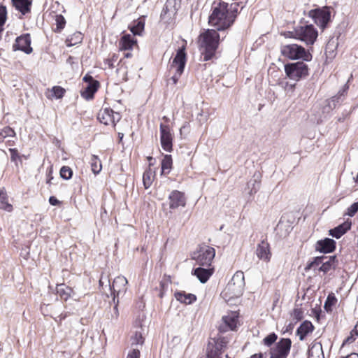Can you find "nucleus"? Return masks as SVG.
<instances>
[{"label": "nucleus", "instance_id": "1", "mask_svg": "<svg viewBox=\"0 0 358 358\" xmlns=\"http://www.w3.org/2000/svg\"><path fill=\"white\" fill-rule=\"evenodd\" d=\"M239 3H231L229 6L227 3H220L213 8L209 16V24L221 31L229 27L236 17Z\"/></svg>", "mask_w": 358, "mask_h": 358}, {"label": "nucleus", "instance_id": "2", "mask_svg": "<svg viewBox=\"0 0 358 358\" xmlns=\"http://www.w3.org/2000/svg\"><path fill=\"white\" fill-rule=\"evenodd\" d=\"M219 38L218 33L214 29H208L199 36L203 61H208L213 57L218 46Z\"/></svg>", "mask_w": 358, "mask_h": 358}, {"label": "nucleus", "instance_id": "3", "mask_svg": "<svg viewBox=\"0 0 358 358\" xmlns=\"http://www.w3.org/2000/svg\"><path fill=\"white\" fill-rule=\"evenodd\" d=\"M280 52L285 57L292 60L301 59L305 61H310L312 59V55L308 51L295 43L282 45Z\"/></svg>", "mask_w": 358, "mask_h": 358}, {"label": "nucleus", "instance_id": "4", "mask_svg": "<svg viewBox=\"0 0 358 358\" xmlns=\"http://www.w3.org/2000/svg\"><path fill=\"white\" fill-rule=\"evenodd\" d=\"M215 255V250L207 245H199L197 249L194 251L191 257L195 260L196 264L201 266L209 267L211 266L212 262Z\"/></svg>", "mask_w": 358, "mask_h": 358}, {"label": "nucleus", "instance_id": "5", "mask_svg": "<svg viewBox=\"0 0 358 358\" xmlns=\"http://www.w3.org/2000/svg\"><path fill=\"white\" fill-rule=\"evenodd\" d=\"M292 34L294 38L303 41L306 45H313L318 36L317 31L312 24L297 27Z\"/></svg>", "mask_w": 358, "mask_h": 358}, {"label": "nucleus", "instance_id": "6", "mask_svg": "<svg viewBox=\"0 0 358 358\" xmlns=\"http://www.w3.org/2000/svg\"><path fill=\"white\" fill-rule=\"evenodd\" d=\"M244 287V273L238 271L234 273L231 280L228 282L225 288V292L226 294H229V296L231 298L238 297L243 294Z\"/></svg>", "mask_w": 358, "mask_h": 358}, {"label": "nucleus", "instance_id": "7", "mask_svg": "<svg viewBox=\"0 0 358 358\" xmlns=\"http://www.w3.org/2000/svg\"><path fill=\"white\" fill-rule=\"evenodd\" d=\"M185 50V48L184 46L178 50L171 64V69L175 70L174 74L170 78V80L173 82V85H176L178 83L179 78L184 71L186 64V54Z\"/></svg>", "mask_w": 358, "mask_h": 358}, {"label": "nucleus", "instance_id": "8", "mask_svg": "<svg viewBox=\"0 0 358 358\" xmlns=\"http://www.w3.org/2000/svg\"><path fill=\"white\" fill-rule=\"evenodd\" d=\"M285 71L289 79L298 81L308 76V67L305 63L299 62L286 64Z\"/></svg>", "mask_w": 358, "mask_h": 358}, {"label": "nucleus", "instance_id": "9", "mask_svg": "<svg viewBox=\"0 0 358 358\" xmlns=\"http://www.w3.org/2000/svg\"><path fill=\"white\" fill-rule=\"evenodd\" d=\"M331 10V8L329 6L313 9L309 11V16L313 19L317 26L324 29L330 22Z\"/></svg>", "mask_w": 358, "mask_h": 358}, {"label": "nucleus", "instance_id": "10", "mask_svg": "<svg viewBox=\"0 0 358 358\" xmlns=\"http://www.w3.org/2000/svg\"><path fill=\"white\" fill-rule=\"evenodd\" d=\"M227 341L224 338H213L208 342L206 348L207 358H219L222 355L223 349L227 345Z\"/></svg>", "mask_w": 358, "mask_h": 358}, {"label": "nucleus", "instance_id": "11", "mask_svg": "<svg viewBox=\"0 0 358 358\" xmlns=\"http://www.w3.org/2000/svg\"><path fill=\"white\" fill-rule=\"evenodd\" d=\"M292 341L289 338H282L275 347L270 349V358H287L289 353Z\"/></svg>", "mask_w": 358, "mask_h": 358}, {"label": "nucleus", "instance_id": "12", "mask_svg": "<svg viewBox=\"0 0 358 358\" xmlns=\"http://www.w3.org/2000/svg\"><path fill=\"white\" fill-rule=\"evenodd\" d=\"M106 282L108 283V289L110 290L111 294L113 295V301L115 300V298L117 297L120 294H124L127 291V285L128 281L127 278L123 275H119L116 277L111 285L110 283V280L107 278H106Z\"/></svg>", "mask_w": 358, "mask_h": 358}, {"label": "nucleus", "instance_id": "13", "mask_svg": "<svg viewBox=\"0 0 358 358\" xmlns=\"http://www.w3.org/2000/svg\"><path fill=\"white\" fill-rule=\"evenodd\" d=\"M98 119L106 125L113 124L115 126L116 123L120 120L121 115L120 113L114 112L112 109L106 108L100 110L98 114Z\"/></svg>", "mask_w": 358, "mask_h": 358}, {"label": "nucleus", "instance_id": "14", "mask_svg": "<svg viewBox=\"0 0 358 358\" xmlns=\"http://www.w3.org/2000/svg\"><path fill=\"white\" fill-rule=\"evenodd\" d=\"M83 80L87 83V85L81 91V96L87 100L91 99L94 94L97 91L99 83L97 80H94L91 76L88 75L84 76Z\"/></svg>", "mask_w": 358, "mask_h": 358}, {"label": "nucleus", "instance_id": "15", "mask_svg": "<svg viewBox=\"0 0 358 358\" xmlns=\"http://www.w3.org/2000/svg\"><path fill=\"white\" fill-rule=\"evenodd\" d=\"M159 129L161 134L160 140L162 148L166 152H171L173 137L169 127L168 125L161 124Z\"/></svg>", "mask_w": 358, "mask_h": 358}, {"label": "nucleus", "instance_id": "16", "mask_svg": "<svg viewBox=\"0 0 358 358\" xmlns=\"http://www.w3.org/2000/svg\"><path fill=\"white\" fill-rule=\"evenodd\" d=\"M238 314L236 311L228 313L222 317V324L220 326V331L226 332L229 330H234L238 322Z\"/></svg>", "mask_w": 358, "mask_h": 358}, {"label": "nucleus", "instance_id": "17", "mask_svg": "<svg viewBox=\"0 0 358 358\" xmlns=\"http://www.w3.org/2000/svg\"><path fill=\"white\" fill-rule=\"evenodd\" d=\"M14 50H21L27 54H29L32 52V48L31 47V37L29 34H23L17 37L15 40V43L13 45Z\"/></svg>", "mask_w": 358, "mask_h": 358}, {"label": "nucleus", "instance_id": "18", "mask_svg": "<svg viewBox=\"0 0 358 358\" xmlns=\"http://www.w3.org/2000/svg\"><path fill=\"white\" fill-rule=\"evenodd\" d=\"M169 207L171 209H176L178 207H184L186 204L185 195L178 190L173 191L169 196Z\"/></svg>", "mask_w": 358, "mask_h": 358}, {"label": "nucleus", "instance_id": "19", "mask_svg": "<svg viewBox=\"0 0 358 358\" xmlns=\"http://www.w3.org/2000/svg\"><path fill=\"white\" fill-rule=\"evenodd\" d=\"M214 268L210 266L207 268L198 267L192 270V275L197 277L201 283H205L213 275Z\"/></svg>", "mask_w": 358, "mask_h": 358}, {"label": "nucleus", "instance_id": "20", "mask_svg": "<svg viewBox=\"0 0 358 358\" xmlns=\"http://www.w3.org/2000/svg\"><path fill=\"white\" fill-rule=\"evenodd\" d=\"M336 248V242L334 240L326 238L317 242L316 250L320 252L328 253L331 252Z\"/></svg>", "mask_w": 358, "mask_h": 358}, {"label": "nucleus", "instance_id": "21", "mask_svg": "<svg viewBox=\"0 0 358 358\" xmlns=\"http://www.w3.org/2000/svg\"><path fill=\"white\" fill-rule=\"evenodd\" d=\"M256 254L259 259L268 262L271 258L269 245L265 241H262L257 248Z\"/></svg>", "mask_w": 358, "mask_h": 358}, {"label": "nucleus", "instance_id": "22", "mask_svg": "<svg viewBox=\"0 0 358 358\" xmlns=\"http://www.w3.org/2000/svg\"><path fill=\"white\" fill-rule=\"evenodd\" d=\"M308 358H324L320 342L314 341L309 347Z\"/></svg>", "mask_w": 358, "mask_h": 358}, {"label": "nucleus", "instance_id": "23", "mask_svg": "<svg viewBox=\"0 0 358 358\" xmlns=\"http://www.w3.org/2000/svg\"><path fill=\"white\" fill-rule=\"evenodd\" d=\"M136 44V40L134 36L130 34H125L120 41V49L122 50H127L132 49L133 46Z\"/></svg>", "mask_w": 358, "mask_h": 358}, {"label": "nucleus", "instance_id": "24", "mask_svg": "<svg viewBox=\"0 0 358 358\" xmlns=\"http://www.w3.org/2000/svg\"><path fill=\"white\" fill-rule=\"evenodd\" d=\"M338 43L337 38H331L325 47V54L328 59H332L336 57Z\"/></svg>", "mask_w": 358, "mask_h": 358}, {"label": "nucleus", "instance_id": "25", "mask_svg": "<svg viewBox=\"0 0 358 358\" xmlns=\"http://www.w3.org/2000/svg\"><path fill=\"white\" fill-rule=\"evenodd\" d=\"M314 329L313 324L309 321H304L297 329V335L299 339L303 341L305 337Z\"/></svg>", "mask_w": 358, "mask_h": 358}, {"label": "nucleus", "instance_id": "26", "mask_svg": "<svg viewBox=\"0 0 358 358\" xmlns=\"http://www.w3.org/2000/svg\"><path fill=\"white\" fill-rule=\"evenodd\" d=\"M175 298L177 301L185 304H191L196 300V296L193 294H187L184 291L175 293Z\"/></svg>", "mask_w": 358, "mask_h": 358}, {"label": "nucleus", "instance_id": "27", "mask_svg": "<svg viewBox=\"0 0 358 358\" xmlns=\"http://www.w3.org/2000/svg\"><path fill=\"white\" fill-rule=\"evenodd\" d=\"M325 260H323L322 265L318 268L319 271L324 273H327L331 269H334L337 266L336 262V256H331L329 257H324Z\"/></svg>", "mask_w": 358, "mask_h": 358}, {"label": "nucleus", "instance_id": "28", "mask_svg": "<svg viewBox=\"0 0 358 358\" xmlns=\"http://www.w3.org/2000/svg\"><path fill=\"white\" fill-rule=\"evenodd\" d=\"M57 293L59 294L62 299L65 301H66L69 297L74 296L75 295L73 289L65 285L64 284L57 285Z\"/></svg>", "mask_w": 358, "mask_h": 358}, {"label": "nucleus", "instance_id": "29", "mask_svg": "<svg viewBox=\"0 0 358 358\" xmlns=\"http://www.w3.org/2000/svg\"><path fill=\"white\" fill-rule=\"evenodd\" d=\"M13 5L16 10H19L22 15L30 11L31 1L29 0H12Z\"/></svg>", "mask_w": 358, "mask_h": 358}, {"label": "nucleus", "instance_id": "30", "mask_svg": "<svg viewBox=\"0 0 358 358\" xmlns=\"http://www.w3.org/2000/svg\"><path fill=\"white\" fill-rule=\"evenodd\" d=\"M350 223H344L340 224L338 227H335L334 229L329 230V235H331L333 237H335L336 238H339L344 234H345L348 229H350Z\"/></svg>", "mask_w": 358, "mask_h": 358}, {"label": "nucleus", "instance_id": "31", "mask_svg": "<svg viewBox=\"0 0 358 358\" xmlns=\"http://www.w3.org/2000/svg\"><path fill=\"white\" fill-rule=\"evenodd\" d=\"M134 24L131 26L130 30L133 35H141L144 30L145 22L143 19H138L134 21Z\"/></svg>", "mask_w": 358, "mask_h": 358}, {"label": "nucleus", "instance_id": "32", "mask_svg": "<svg viewBox=\"0 0 358 358\" xmlns=\"http://www.w3.org/2000/svg\"><path fill=\"white\" fill-rule=\"evenodd\" d=\"M90 164L92 171L94 174H97L101 171V162L97 156L92 155L90 159Z\"/></svg>", "mask_w": 358, "mask_h": 358}, {"label": "nucleus", "instance_id": "33", "mask_svg": "<svg viewBox=\"0 0 358 358\" xmlns=\"http://www.w3.org/2000/svg\"><path fill=\"white\" fill-rule=\"evenodd\" d=\"M323 260H325L324 256L315 257L312 262L308 263L305 270L316 269L317 267H320L322 265Z\"/></svg>", "mask_w": 358, "mask_h": 358}, {"label": "nucleus", "instance_id": "34", "mask_svg": "<svg viewBox=\"0 0 358 358\" xmlns=\"http://www.w3.org/2000/svg\"><path fill=\"white\" fill-rule=\"evenodd\" d=\"M153 174L150 169L146 170L143 175V182L145 189H148L152 183Z\"/></svg>", "mask_w": 358, "mask_h": 358}, {"label": "nucleus", "instance_id": "35", "mask_svg": "<svg viewBox=\"0 0 358 358\" xmlns=\"http://www.w3.org/2000/svg\"><path fill=\"white\" fill-rule=\"evenodd\" d=\"M248 188L250 189V195L256 194L260 188V181L257 179L251 180L248 183Z\"/></svg>", "mask_w": 358, "mask_h": 358}, {"label": "nucleus", "instance_id": "36", "mask_svg": "<svg viewBox=\"0 0 358 358\" xmlns=\"http://www.w3.org/2000/svg\"><path fill=\"white\" fill-rule=\"evenodd\" d=\"M172 166V158L171 155H165L162 161V172H165L166 171H168L169 172L170 169H171Z\"/></svg>", "mask_w": 358, "mask_h": 358}, {"label": "nucleus", "instance_id": "37", "mask_svg": "<svg viewBox=\"0 0 358 358\" xmlns=\"http://www.w3.org/2000/svg\"><path fill=\"white\" fill-rule=\"evenodd\" d=\"M15 134L14 130L10 127H4L0 129V141H3L8 136H14Z\"/></svg>", "mask_w": 358, "mask_h": 358}, {"label": "nucleus", "instance_id": "38", "mask_svg": "<svg viewBox=\"0 0 358 358\" xmlns=\"http://www.w3.org/2000/svg\"><path fill=\"white\" fill-rule=\"evenodd\" d=\"M83 36L80 32L75 33L70 38L66 40L67 45L71 46L82 41Z\"/></svg>", "mask_w": 358, "mask_h": 358}, {"label": "nucleus", "instance_id": "39", "mask_svg": "<svg viewBox=\"0 0 358 358\" xmlns=\"http://www.w3.org/2000/svg\"><path fill=\"white\" fill-rule=\"evenodd\" d=\"M66 90L60 86H55L52 88V96L55 99H61L64 96Z\"/></svg>", "mask_w": 358, "mask_h": 358}, {"label": "nucleus", "instance_id": "40", "mask_svg": "<svg viewBox=\"0 0 358 358\" xmlns=\"http://www.w3.org/2000/svg\"><path fill=\"white\" fill-rule=\"evenodd\" d=\"M73 175L72 169L67 166H64L60 169V176L64 180H69L71 178Z\"/></svg>", "mask_w": 358, "mask_h": 358}, {"label": "nucleus", "instance_id": "41", "mask_svg": "<svg viewBox=\"0 0 358 358\" xmlns=\"http://www.w3.org/2000/svg\"><path fill=\"white\" fill-rule=\"evenodd\" d=\"M55 21L57 25L55 31L60 32L64 28V26L66 24V20L62 15H57L55 17Z\"/></svg>", "mask_w": 358, "mask_h": 358}, {"label": "nucleus", "instance_id": "42", "mask_svg": "<svg viewBox=\"0 0 358 358\" xmlns=\"http://www.w3.org/2000/svg\"><path fill=\"white\" fill-rule=\"evenodd\" d=\"M132 339V345H138L143 344L144 342V338L143 337V334L140 331H136L134 335L131 338Z\"/></svg>", "mask_w": 358, "mask_h": 358}, {"label": "nucleus", "instance_id": "43", "mask_svg": "<svg viewBox=\"0 0 358 358\" xmlns=\"http://www.w3.org/2000/svg\"><path fill=\"white\" fill-rule=\"evenodd\" d=\"M7 10L6 7L3 5H0V31L2 30L1 27L4 24L6 20Z\"/></svg>", "mask_w": 358, "mask_h": 358}, {"label": "nucleus", "instance_id": "44", "mask_svg": "<svg viewBox=\"0 0 358 358\" xmlns=\"http://www.w3.org/2000/svg\"><path fill=\"white\" fill-rule=\"evenodd\" d=\"M277 338V335L275 333H271L264 338L263 343L266 346H271L273 343L275 342Z\"/></svg>", "mask_w": 358, "mask_h": 358}, {"label": "nucleus", "instance_id": "45", "mask_svg": "<svg viewBox=\"0 0 358 358\" xmlns=\"http://www.w3.org/2000/svg\"><path fill=\"white\" fill-rule=\"evenodd\" d=\"M9 152L11 161L15 162L16 166H17V160L21 161V156L19 155L17 150L15 148H10Z\"/></svg>", "mask_w": 358, "mask_h": 358}, {"label": "nucleus", "instance_id": "46", "mask_svg": "<svg viewBox=\"0 0 358 358\" xmlns=\"http://www.w3.org/2000/svg\"><path fill=\"white\" fill-rule=\"evenodd\" d=\"M358 211V201L352 203L347 210L346 215L352 217Z\"/></svg>", "mask_w": 358, "mask_h": 358}, {"label": "nucleus", "instance_id": "47", "mask_svg": "<svg viewBox=\"0 0 358 358\" xmlns=\"http://www.w3.org/2000/svg\"><path fill=\"white\" fill-rule=\"evenodd\" d=\"M0 209L10 212L13 210V206L8 203L7 199H1L0 200Z\"/></svg>", "mask_w": 358, "mask_h": 358}, {"label": "nucleus", "instance_id": "48", "mask_svg": "<svg viewBox=\"0 0 358 358\" xmlns=\"http://www.w3.org/2000/svg\"><path fill=\"white\" fill-rule=\"evenodd\" d=\"M336 302V299L334 296H331L330 295L327 297V299L324 303L325 309L329 311L331 310V306Z\"/></svg>", "mask_w": 358, "mask_h": 358}, {"label": "nucleus", "instance_id": "49", "mask_svg": "<svg viewBox=\"0 0 358 358\" xmlns=\"http://www.w3.org/2000/svg\"><path fill=\"white\" fill-rule=\"evenodd\" d=\"M117 59V57L115 55H113L111 58L106 59L105 60V64L108 65L109 68L113 69L114 67L113 62H116Z\"/></svg>", "mask_w": 358, "mask_h": 358}, {"label": "nucleus", "instance_id": "50", "mask_svg": "<svg viewBox=\"0 0 358 358\" xmlns=\"http://www.w3.org/2000/svg\"><path fill=\"white\" fill-rule=\"evenodd\" d=\"M140 351L137 349H133L127 355V358H139Z\"/></svg>", "mask_w": 358, "mask_h": 358}, {"label": "nucleus", "instance_id": "51", "mask_svg": "<svg viewBox=\"0 0 358 358\" xmlns=\"http://www.w3.org/2000/svg\"><path fill=\"white\" fill-rule=\"evenodd\" d=\"M356 336L354 335L353 332H350V335L349 336H348L343 341V345H345V344H350V343H352V342H354L356 339Z\"/></svg>", "mask_w": 358, "mask_h": 358}, {"label": "nucleus", "instance_id": "52", "mask_svg": "<svg viewBox=\"0 0 358 358\" xmlns=\"http://www.w3.org/2000/svg\"><path fill=\"white\" fill-rule=\"evenodd\" d=\"M106 278L108 279V276H106V277L101 276L99 280V286L101 287L103 291H104V285H105L106 287H108V283L106 282Z\"/></svg>", "mask_w": 358, "mask_h": 358}, {"label": "nucleus", "instance_id": "53", "mask_svg": "<svg viewBox=\"0 0 358 358\" xmlns=\"http://www.w3.org/2000/svg\"><path fill=\"white\" fill-rule=\"evenodd\" d=\"M294 316L297 320H301L303 317V312L301 310V309L295 308L294 310Z\"/></svg>", "mask_w": 358, "mask_h": 358}, {"label": "nucleus", "instance_id": "54", "mask_svg": "<svg viewBox=\"0 0 358 358\" xmlns=\"http://www.w3.org/2000/svg\"><path fill=\"white\" fill-rule=\"evenodd\" d=\"M49 202L52 206H56L59 203V201L55 196H50L49 199Z\"/></svg>", "mask_w": 358, "mask_h": 358}, {"label": "nucleus", "instance_id": "55", "mask_svg": "<svg viewBox=\"0 0 358 358\" xmlns=\"http://www.w3.org/2000/svg\"><path fill=\"white\" fill-rule=\"evenodd\" d=\"M6 196V190L4 189H0V200L7 199Z\"/></svg>", "mask_w": 358, "mask_h": 358}, {"label": "nucleus", "instance_id": "56", "mask_svg": "<svg viewBox=\"0 0 358 358\" xmlns=\"http://www.w3.org/2000/svg\"><path fill=\"white\" fill-rule=\"evenodd\" d=\"M263 354L262 353H257L251 356L250 358H262Z\"/></svg>", "mask_w": 358, "mask_h": 358}, {"label": "nucleus", "instance_id": "57", "mask_svg": "<svg viewBox=\"0 0 358 358\" xmlns=\"http://www.w3.org/2000/svg\"><path fill=\"white\" fill-rule=\"evenodd\" d=\"M117 303H118V301H117V303H116V305L114 307V311H115V317H117L118 315H119V312H118V310H117Z\"/></svg>", "mask_w": 358, "mask_h": 358}, {"label": "nucleus", "instance_id": "58", "mask_svg": "<svg viewBox=\"0 0 358 358\" xmlns=\"http://www.w3.org/2000/svg\"><path fill=\"white\" fill-rule=\"evenodd\" d=\"M351 332H353L354 335L357 337L358 336L357 326H355V328L351 331Z\"/></svg>", "mask_w": 358, "mask_h": 358}, {"label": "nucleus", "instance_id": "59", "mask_svg": "<svg viewBox=\"0 0 358 358\" xmlns=\"http://www.w3.org/2000/svg\"><path fill=\"white\" fill-rule=\"evenodd\" d=\"M348 85L347 84H345V85L344 86V88H343V90L342 91V92H339L340 95L341 96L343 95V94L348 90Z\"/></svg>", "mask_w": 358, "mask_h": 358}, {"label": "nucleus", "instance_id": "60", "mask_svg": "<svg viewBox=\"0 0 358 358\" xmlns=\"http://www.w3.org/2000/svg\"><path fill=\"white\" fill-rule=\"evenodd\" d=\"M171 4V0H167L165 4V9L169 10V6Z\"/></svg>", "mask_w": 358, "mask_h": 358}, {"label": "nucleus", "instance_id": "61", "mask_svg": "<svg viewBox=\"0 0 358 358\" xmlns=\"http://www.w3.org/2000/svg\"><path fill=\"white\" fill-rule=\"evenodd\" d=\"M118 136L120 138V140L121 141L122 139L123 136H124V134L122 133L119 132L118 133Z\"/></svg>", "mask_w": 358, "mask_h": 358}, {"label": "nucleus", "instance_id": "62", "mask_svg": "<svg viewBox=\"0 0 358 358\" xmlns=\"http://www.w3.org/2000/svg\"><path fill=\"white\" fill-rule=\"evenodd\" d=\"M59 317V320H62L66 317V315L61 314Z\"/></svg>", "mask_w": 358, "mask_h": 358}, {"label": "nucleus", "instance_id": "63", "mask_svg": "<svg viewBox=\"0 0 358 358\" xmlns=\"http://www.w3.org/2000/svg\"><path fill=\"white\" fill-rule=\"evenodd\" d=\"M124 57H131V53L130 52H127L124 55Z\"/></svg>", "mask_w": 358, "mask_h": 358}, {"label": "nucleus", "instance_id": "64", "mask_svg": "<svg viewBox=\"0 0 358 358\" xmlns=\"http://www.w3.org/2000/svg\"><path fill=\"white\" fill-rule=\"evenodd\" d=\"M356 180H357V181L358 180V176H357V179H356Z\"/></svg>", "mask_w": 358, "mask_h": 358}]
</instances>
